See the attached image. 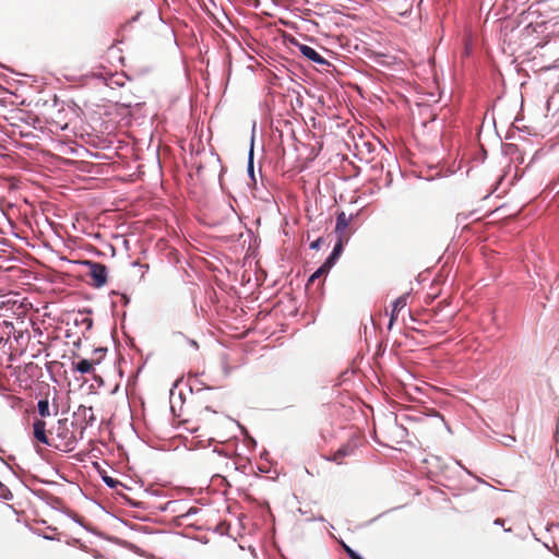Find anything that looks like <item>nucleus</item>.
<instances>
[{"mask_svg": "<svg viewBox=\"0 0 559 559\" xmlns=\"http://www.w3.org/2000/svg\"><path fill=\"white\" fill-rule=\"evenodd\" d=\"M84 264L88 267V275L95 287H102L107 283L106 265L93 261H84Z\"/></svg>", "mask_w": 559, "mask_h": 559, "instance_id": "f03ea898", "label": "nucleus"}, {"mask_svg": "<svg viewBox=\"0 0 559 559\" xmlns=\"http://www.w3.org/2000/svg\"><path fill=\"white\" fill-rule=\"evenodd\" d=\"M328 271L322 265L310 276L308 280V285L312 284L316 280L320 278L321 276L325 275Z\"/></svg>", "mask_w": 559, "mask_h": 559, "instance_id": "f8f14e48", "label": "nucleus"}, {"mask_svg": "<svg viewBox=\"0 0 559 559\" xmlns=\"http://www.w3.org/2000/svg\"><path fill=\"white\" fill-rule=\"evenodd\" d=\"M38 413L41 417H49L50 416V409H49V402L47 399L40 400L37 404Z\"/></svg>", "mask_w": 559, "mask_h": 559, "instance_id": "9d476101", "label": "nucleus"}, {"mask_svg": "<svg viewBox=\"0 0 559 559\" xmlns=\"http://www.w3.org/2000/svg\"><path fill=\"white\" fill-rule=\"evenodd\" d=\"M322 243H323V238L319 237L318 239H316L314 241H312L310 243V248L313 250H319L321 248Z\"/></svg>", "mask_w": 559, "mask_h": 559, "instance_id": "4468645a", "label": "nucleus"}, {"mask_svg": "<svg viewBox=\"0 0 559 559\" xmlns=\"http://www.w3.org/2000/svg\"><path fill=\"white\" fill-rule=\"evenodd\" d=\"M503 522H504V521H503L502 519H497V520L495 521V524H497V525H503Z\"/></svg>", "mask_w": 559, "mask_h": 559, "instance_id": "dca6fc26", "label": "nucleus"}, {"mask_svg": "<svg viewBox=\"0 0 559 559\" xmlns=\"http://www.w3.org/2000/svg\"><path fill=\"white\" fill-rule=\"evenodd\" d=\"M34 437L37 441L51 445V442L46 433V423L43 419H36L33 424Z\"/></svg>", "mask_w": 559, "mask_h": 559, "instance_id": "20e7f679", "label": "nucleus"}, {"mask_svg": "<svg viewBox=\"0 0 559 559\" xmlns=\"http://www.w3.org/2000/svg\"><path fill=\"white\" fill-rule=\"evenodd\" d=\"M51 445L62 452H71L76 445V437L69 428L67 419H60L55 428V437L51 439Z\"/></svg>", "mask_w": 559, "mask_h": 559, "instance_id": "f257e3e1", "label": "nucleus"}, {"mask_svg": "<svg viewBox=\"0 0 559 559\" xmlns=\"http://www.w3.org/2000/svg\"><path fill=\"white\" fill-rule=\"evenodd\" d=\"M407 295L400 296L393 302V308L390 316L389 330L392 329L395 320L397 319V313L406 306Z\"/></svg>", "mask_w": 559, "mask_h": 559, "instance_id": "39448f33", "label": "nucleus"}, {"mask_svg": "<svg viewBox=\"0 0 559 559\" xmlns=\"http://www.w3.org/2000/svg\"><path fill=\"white\" fill-rule=\"evenodd\" d=\"M299 51L300 53L308 58L309 60H311L312 62L314 63H318V64H329V62L317 51L314 50L312 47L308 46V45H299Z\"/></svg>", "mask_w": 559, "mask_h": 559, "instance_id": "7ed1b4c3", "label": "nucleus"}, {"mask_svg": "<svg viewBox=\"0 0 559 559\" xmlns=\"http://www.w3.org/2000/svg\"><path fill=\"white\" fill-rule=\"evenodd\" d=\"M104 481L110 487V488H115L116 485L118 484L117 480H115L114 478L111 477H104Z\"/></svg>", "mask_w": 559, "mask_h": 559, "instance_id": "2eb2a0df", "label": "nucleus"}, {"mask_svg": "<svg viewBox=\"0 0 559 559\" xmlns=\"http://www.w3.org/2000/svg\"><path fill=\"white\" fill-rule=\"evenodd\" d=\"M210 412H211L210 407H205V409L199 414L198 420L200 424L197 427L191 428V431H198L200 429L201 425L205 426V427L210 426L211 423H210V419L207 418V414Z\"/></svg>", "mask_w": 559, "mask_h": 559, "instance_id": "1a4fd4ad", "label": "nucleus"}, {"mask_svg": "<svg viewBox=\"0 0 559 559\" xmlns=\"http://www.w3.org/2000/svg\"><path fill=\"white\" fill-rule=\"evenodd\" d=\"M74 369L79 371L80 373H90L93 371V362L87 359L80 360L75 366Z\"/></svg>", "mask_w": 559, "mask_h": 559, "instance_id": "6e6552de", "label": "nucleus"}, {"mask_svg": "<svg viewBox=\"0 0 559 559\" xmlns=\"http://www.w3.org/2000/svg\"><path fill=\"white\" fill-rule=\"evenodd\" d=\"M350 218L352 217L346 216V214L344 212H341L337 214L336 226H335V233L337 234V237H340V236L348 237V233H346V229L349 225Z\"/></svg>", "mask_w": 559, "mask_h": 559, "instance_id": "423d86ee", "label": "nucleus"}, {"mask_svg": "<svg viewBox=\"0 0 559 559\" xmlns=\"http://www.w3.org/2000/svg\"><path fill=\"white\" fill-rule=\"evenodd\" d=\"M249 170H250V173H251V174L253 173V165H252V160H250V163H249Z\"/></svg>", "mask_w": 559, "mask_h": 559, "instance_id": "f3484780", "label": "nucleus"}, {"mask_svg": "<svg viewBox=\"0 0 559 559\" xmlns=\"http://www.w3.org/2000/svg\"><path fill=\"white\" fill-rule=\"evenodd\" d=\"M337 259V257H334V254L331 253L326 261L322 264V266L325 267V270L329 272V270L334 265Z\"/></svg>", "mask_w": 559, "mask_h": 559, "instance_id": "ddd939ff", "label": "nucleus"}, {"mask_svg": "<svg viewBox=\"0 0 559 559\" xmlns=\"http://www.w3.org/2000/svg\"><path fill=\"white\" fill-rule=\"evenodd\" d=\"M348 238L347 236H340L338 237V240L337 242L335 243L334 248H333V251H332V254H334V257H340L342 251H343V246H344V242H347Z\"/></svg>", "mask_w": 559, "mask_h": 559, "instance_id": "9b49d317", "label": "nucleus"}, {"mask_svg": "<svg viewBox=\"0 0 559 559\" xmlns=\"http://www.w3.org/2000/svg\"><path fill=\"white\" fill-rule=\"evenodd\" d=\"M353 452H354V445H352L350 443H346V444H343L337 451H335L333 453L332 457H330L329 460H331L337 464H342L343 459L345 456L353 454Z\"/></svg>", "mask_w": 559, "mask_h": 559, "instance_id": "0eeeda50", "label": "nucleus"}]
</instances>
